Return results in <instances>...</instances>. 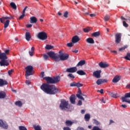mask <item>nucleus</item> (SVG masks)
Segmentation results:
<instances>
[{
	"label": "nucleus",
	"instance_id": "f257e3e1",
	"mask_svg": "<svg viewBox=\"0 0 130 130\" xmlns=\"http://www.w3.org/2000/svg\"><path fill=\"white\" fill-rule=\"evenodd\" d=\"M41 90H43L45 93L49 94L50 95H55L57 93H59V90L56 88L54 85H49L47 83H43L41 86Z\"/></svg>",
	"mask_w": 130,
	"mask_h": 130
},
{
	"label": "nucleus",
	"instance_id": "f03ea898",
	"mask_svg": "<svg viewBox=\"0 0 130 130\" xmlns=\"http://www.w3.org/2000/svg\"><path fill=\"white\" fill-rule=\"evenodd\" d=\"M10 54V49H5L4 52H0V66L1 67H8L10 63H9V60H7L8 59V56Z\"/></svg>",
	"mask_w": 130,
	"mask_h": 130
},
{
	"label": "nucleus",
	"instance_id": "7ed1b4c3",
	"mask_svg": "<svg viewBox=\"0 0 130 130\" xmlns=\"http://www.w3.org/2000/svg\"><path fill=\"white\" fill-rule=\"evenodd\" d=\"M44 80H46L47 84L49 85V84H56L58 83L60 81V77L56 76L55 77H44Z\"/></svg>",
	"mask_w": 130,
	"mask_h": 130
},
{
	"label": "nucleus",
	"instance_id": "20e7f679",
	"mask_svg": "<svg viewBox=\"0 0 130 130\" xmlns=\"http://www.w3.org/2000/svg\"><path fill=\"white\" fill-rule=\"evenodd\" d=\"M59 108L61 110L69 111V110H70V108H71V106L69 104V101H67L64 100H61Z\"/></svg>",
	"mask_w": 130,
	"mask_h": 130
},
{
	"label": "nucleus",
	"instance_id": "39448f33",
	"mask_svg": "<svg viewBox=\"0 0 130 130\" xmlns=\"http://www.w3.org/2000/svg\"><path fill=\"white\" fill-rule=\"evenodd\" d=\"M50 58H53L55 61H59V55L55 53L54 51H50L47 53Z\"/></svg>",
	"mask_w": 130,
	"mask_h": 130
},
{
	"label": "nucleus",
	"instance_id": "423d86ee",
	"mask_svg": "<svg viewBox=\"0 0 130 130\" xmlns=\"http://www.w3.org/2000/svg\"><path fill=\"white\" fill-rule=\"evenodd\" d=\"M34 68L32 66H28L25 68V78L28 79L29 76H32L34 74L33 73Z\"/></svg>",
	"mask_w": 130,
	"mask_h": 130
},
{
	"label": "nucleus",
	"instance_id": "0eeeda50",
	"mask_svg": "<svg viewBox=\"0 0 130 130\" xmlns=\"http://www.w3.org/2000/svg\"><path fill=\"white\" fill-rule=\"evenodd\" d=\"M38 38L40 40H46L47 39V34L44 31H42L38 34Z\"/></svg>",
	"mask_w": 130,
	"mask_h": 130
},
{
	"label": "nucleus",
	"instance_id": "6e6552de",
	"mask_svg": "<svg viewBox=\"0 0 130 130\" xmlns=\"http://www.w3.org/2000/svg\"><path fill=\"white\" fill-rule=\"evenodd\" d=\"M121 33L118 32L115 35V42L116 44H119L121 42Z\"/></svg>",
	"mask_w": 130,
	"mask_h": 130
},
{
	"label": "nucleus",
	"instance_id": "1a4fd4ad",
	"mask_svg": "<svg viewBox=\"0 0 130 130\" xmlns=\"http://www.w3.org/2000/svg\"><path fill=\"white\" fill-rule=\"evenodd\" d=\"M70 55L67 53H61L59 55V60H67L69 59Z\"/></svg>",
	"mask_w": 130,
	"mask_h": 130
},
{
	"label": "nucleus",
	"instance_id": "9d476101",
	"mask_svg": "<svg viewBox=\"0 0 130 130\" xmlns=\"http://www.w3.org/2000/svg\"><path fill=\"white\" fill-rule=\"evenodd\" d=\"M126 98H130V92L125 93L124 96L121 97L122 102H126L127 103L130 104V100H126Z\"/></svg>",
	"mask_w": 130,
	"mask_h": 130
},
{
	"label": "nucleus",
	"instance_id": "9b49d317",
	"mask_svg": "<svg viewBox=\"0 0 130 130\" xmlns=\"http://www.w3.org/2000/svg\"><path fill=\"white\" fill-rule=\"evenodd\" d=\"M101 70L95 71L93 73V76L96 78V79H100L101 78Z\"/></svg>",
	"mask_w": 130,
	"mask_h": 130
},
{
	"label": "nucleus",
	"instance_id": "f8f14e48",
	"mask_svg": "<svg viewBox=\"0 0 130 130\" xmlns=\"http://www.w3.org/2000/svg\"><path fill=\"white\" fill-rule=\"evenodd\" d=\"M70 87H77V88H80V87H83V84H81L79 82H73L71 83Z\"/></svg>",
	"mask_w": 130,
	"mask_h": 130
},
{
	"label": "nucleus",
	"instance_id": "ddd939ff",
	"mask_svg": "<svg viewBox=\"0 0 130 130\" xmlns=\"http://www.w3.org/2000/svg\"><path fill=\"white\" fill-rule=\"evenodd\" d=\"M99 67L102 68V69H105V68H108L109 67V64L107 63L106 62L101 61L99 63Z\"/></svg>",
	"mask_w": 130,
	"mask_h": 130
},
{
	"label": "nucleus",
	"instance_id": "4468645a",
	"mask_svg": "<svg viewBox=\"0 0 130 130\" xmlns=\"http://www.w3.org/2000/svg\"><path fill=\"white\" fill-rule=\"evenodd\" d=\"M0 127H3V128L7 129L9 127V125L8 124L4 122L3 120L0 119Z\"/></svg>",
	"mask_w": 130,
	"mask_h": 130
},
{
	"label": "nucleus",
	"instance_id": "2eb2a0df",
	"mask_svg": "<svg viewBox=\"0 0 130 130\" xmlns=\"http://www.w3.org/2000/svg\"><path fill=\"white\" fill-rule=\"evenodd\" d=\"M78 93L76 94V96L77 98L79 99H81V100H83V101H85V99L83 96H81L82 93V91H81V89L80 88L78 89Z\"/></svg>",
	"mask_w": 130,
	"mask_h": 130
},
{
	"label": "nucleus",
	"instance_id": "dca6fc26",
	"mask_svg": "<svg viewBox=\"0 0 130 130\" xmlns=\"http://www.w3.org/2000/svg\"><path fill=\"white\" fill-rule=\"evenodd\" d=\"M77 67H72L70 68H68L66 70L67 73H76L77 72Z\"/></svg>",
	"mask_w": 130,
	"mask_h": 130
},
{
	"label": "nucleus",
	"instance_id": "f3484780",
	"mask_svg": "<svg viewBox=\"0 0 130 130\" xmlns=\"http://www.w3.org/2000/svg\"><path fill=\"white\" fill-rule=\"evenodd\" d=\"M121 79V76L116 75L112 80L113 83H118L120 81Z\"/></svg>",
	"mask_w": 130,
	"mask_h": 130
},
{
	"label": "nucleus",
	"instance_id": "a211bd4d",
	"mask_svg": "<svg viewBox=\"0 0 130 130\" xmlns=\"http://www.w3.org/2000/svg\"><path fill=\"white\" fill-rule=\"evenodd\" d=\"M79 41H80V38L78 36H75L72 38V43H77V42H79Z\"/></svg>",
	"mask_w": 130,
	"mask_h": 130
},
{
	"label": "nucleus",
	"instance_id": "6ab92c4d",
	"mask_svg": "<svg viewBox=\"0 0 130 130\" xmlns=\"http://www.w3.org/2000/svg\"><path fill=\"white\" fill-rule=\"evenodd\" d=\"M70 100L72 104H76V95L72 94L70 97Z\"/></svg>",
	"mask_w": 130,
	"mask_h": 130
},
{
	"label": "nucleus",
	"instance_id": "aec40b11",
	"mask_svg": "<svg viewBox=\"0 0 130 130\" xmlns=\"http://www.w3.org/2000/svg\"><path fill=\"white\" fill-rule=\"evenodd\" d=\"M74 122L73 121H71L70 120H67L65 122V125L66 126H68L71 127L73 125Z\"/></svg>",
	"mask_w": 130,
	"mask_h": 130
},
{
	"label": "nucleus",
	"instance_id": "412c9836",
	"mask_svg": "<svg viewBox=\"0 0 130 130\" xmlns=\"http://www.w3.org/2000/svg\"><path fill=\"white\" fill-rule=\"evenodd\" d=\"M7 97V93L4 91H0V99H5Z\"/></svg>",
	"mask_w": 130,
	"mask_h": 130
},
{
	"label": "nucleus",
	"instance_id": "4be33fe9",
	"mask_svg": "<svg viewBox=\"0 0 130 130\" xmlns=\"http://www.w3.org/2000/svg\"><path fill=\"white\" fill-rule=\"evenodd\" d=\"M30 23H31V24H35V23H37V18L35 16L31 17L30 18Z\"/></svg>",
	"mask_w": 130,
	"mask_h": 130
},
{
	"label": "nucleus",
	"instance_id": "5701e85b",
	"mask_svg": "<svg viewBox=\"0 0 130 130\" xmlns=\"http://www.w3.org/2000/svg\"><path fill=\"white\" fill-rule=\"evenodd\" d=\"M8 81L0 78V87H3V86H5V85H8Z\"/></svg>",
	"mask_w": 130,
	"mask_h": 130
},
{
	"label": "nucleus",
	"instance_id": "b1692460",
	"mask_svg": "<svg viewBox=\"0 0 130 130\" xmlns=\"http://www.w3.org/2000/svg\"><path fill=\"white\" fill-rule=\"evenodd\" d=\"M86 64V60H81L76 65V67H83L84 64Z\"/></svg>",
	"mask_w": 130,
	"mask_h": 130
},
{
	"label": "nucleus",
	"instance_id": "393cba45",
	"mask_svg": "<svg viewBox=\"0 0 130 130\" xmlns=\"http://www.w3.org/2000/svg\"><path fill=\"white\" fill-rule=\"evenodd\" d=\"M86 41L87 42V43H89L90 44H94V43H95L94 40L92 38H87Z\"/></svg>",
	"mask_w": 130,
	"mask_h": 130
},
{
	"label": "nucleus",
	"instance_id": "a878e982",
	"mask_svg": "<svg viewBox=\"0 0 130 130\" xmlns=\"http://www.w3.org/2000/svg\"><path fill=\"white\" fill-rule=\"evenodd\" d=\"M25 39L27 40V41H30V39H31V35H30V32H25Z\"/></svg>",
	"mask_w": 130,
	"mask_h": 130
},
{
	"label": "nucleus",
	"instance_id": "bb28decb",
	"mask_svg": "<svg viewBox=\"0 0 130 130\" xmlns=\"http://www.w3.org/2000/svg\"><path fill=\"white\" fill-rule=\"evenodd\" d=\"M77 74L79 75V76H85V75H86V72H84L83 70H79L77 72Z\"/></svg>",
	"mask_w": 130,
	"mask_h": 130
},
{
	"label": "nucleus",
	"instance_id": "cd10ccee",
	"mask_svg": "<svg viewBox=\"0 0 130 130\" xmlns=\"http://www.w3.org/2000/svg\"><path fill=\"white\" fill-rule=\"evenodd\" d=\"M90 116L89 114H86L84 116V119L85 121H89L90 120Z\"/></svg>",
	"mask_w": 130,
	"mask_h": 130
},
{
	"label": "nucleus",
	"instance_id": "c85d7f7f",
	"mask_svg": "<svg viewBox=\"0 0 130 130\" xmlns=\"http://www.w3.org/2000/svg\"><path fill=\"white\" fill-rule=\"evenodd\" d=\"M5 20H10V17L6 16L0 18V21L2 23L5 22Z\"/></svg>",
	"mask_w": 130,
	"mask_h": 130
},
{
	"label": "nucleus",
	"instance_id": "c756f323",
	"mask_svg": "<svg viewBox=\"0 0 130 130\" xmlns=\"http://www.w3.org/2000/svg\"><path fill=\"white\" fill-rule=\"evenodd\" d=\"M93 37H98L100 36V32L99 31H96L91 34Z\"/></svg>",
	"mask_w": 130,
	"mask_h": 130
},
{
	"label": "nucleus",
	"instance_id": "7c9ffc66",
	"mask_svg": "<svg viewBox=\"0 0 130 130\" xmlns=\"http://www.w3.org/2000/svg\"><path fill=\"white\" fill-rule=\"evenodd\" d=\"M9 25H10V20H7L4 23V28H8L9 27Z\"/></svg>",
	"mask_w": 130,
	"mask_h": 130
},
{
	"label": "nucleus",
	"instance_id": "2f4dec72",
	"mask_svg": "<svg viewBox=\"0 0 130 130\" xmlns=\"http://www.w3.org/2000/svg\"><path fill=\"white\" fill-rule=\"evenodd\" d=\"M10 6L13 10H17V5H16V4L14 2H12L10 3Z\"/></svg>",
	"mask_w": 130,
	"mask_h": 130
},
{
	"label": "nucleus",
	"instance_id": "473e14b6",
	"mask_svg": "<svg viewBox=\"0 0 130 130\" xmlns=\"http://www.w3.org/2000/svg\"><path fill=\"white\" fill-rule=\"evenodd\" d=\"M109 95H110L111 97H113V98H117L118 97L117 94H114L113 92H109Z\"/></svg>",
	"mask_w": 130,
	"mask_h": 130
},
{
	"label": "nucleus",
	"instance_id": "72a5a7b5",
	"mask_svg": "<svg viewBox=\"0 0 130 130\" xmlns=\"http://www.w3.org/2000/svg\"><path fill=\"white\" fill-rule=\"evenodd\" d=\"M90 30H92V28L89 27L83 28V31L85 33H88Z\"/></svg>",
	"mask_w": 130,
	"mask_h": 130
},
{
	"label": "nucleus",
	"instance_id": "f704fd0d",
	"mask_svg": "<svg viewBox=\"0 0 130 130\" xmlns=\"http://www.w3.org/2000/svg\"><path fill=\"white\" fill-rule=\"evenodd\" d=\"M53 46L50 45H46L45 47V49H47L48 50H49L50 49H52L53 48Z\"/></svg>",
	"mask_w": 130,
	"mask_h": 130
},
{
	"label": "nucleus",
	"instance_id": "c9c22d12",
	"mask_svg": "<svg viewBox=\"0 0 130 130\" xmlns=\"http://www.w3.org/2000/svg\"><path fill=\"white\" fill-rule=\"evenodd\" d=\"M125 59H126V60H129L130 61V53H127L126 55L124 57Z\"/></svg>",
	"mask_w": 130,
	"mask_h": 130
},
{
	"label": "nucleus",
	"instance_id": "e433bc0d",
	"mask_svg": "<svg viewBox=\"0 0 130 130\" xmlns=\"http://www.w3.org/2000/svg\"><path fill=\"white\" fill-rule=\"evenodd\" d=\"M15 105H16V106H19V107H21V106H22V102H21V101H17L15 103Z\"/></svg>",
	"mask_w": 130,
	"mask_h": 130
},
{
	"label": "nucleus",
	"instance_id": "4c0bfd02",
	"mask_svg": "<svg viewBox=\"0 0 130 130\" xmlns=\"http://www.w3.org/2000/svg\"><path fill=\"white\" fill-rule=\"evenodd\" d=\"M109 19H110V16L109 15H106L104 19L105 22H107Z\"/></svg>",
	"mask_w": 130,
	"mask_h": 130
},
{
	"label": "nucleus",
	"instance_id": "58836bf2",
	"mask_svg": "<svg viewBox=\"0 0 130 130\" xmlns=\"http://www.w3.org/2000/svg\"><path fill=\"white\" fill-rule=\"evenodd\" d=\"M125 48H127V46H124V47H122L121 48H120L119 49V51H122L125 49Z\"/></svg>",
	"mask_w": 130,
	"mask_h": 130
},
{
	"label": "nucleus",
	"instance_id": "ea45409f",
	"mask_svg": "<svg viewBox=\"0 0 130 130\" xmlns=\"http://www.w3.org/2000/svg\"><path fill=\"white\" fill-rule=\"evenodd\" d=\"M68 77L70 78V79H74L75 78V76L73 75V74L70 73L68 75Z\"/></svg>",
	"mask_w": 130,
	"mask_h": 130
},
{
	"label": "nucleus",
	"instance_id": "a19ab883",
	"mask_svg": "<svg viewBox=\"0 0 130 130\" xmlns=\"http://www.w3.org/2000/svg\"><path fill=\"white\" fill-rule=\"evenodd\" d=\"M102 80L101 79H98L96 83L97 84V85H101V84H102Z\"/></svg>",
	"mask_w": 130,
	"mask_h": 130
},
{
	"label": "nucleus",
	"instance_id": "79ce46f5",
	"mask_svg": "<svg viewBox=\"0 0 130 130\" xmlns=\"http://www.w3.org/2000/svg\"><path fill=\"white\" fill-rule=\"evenodd\" d=\"M67 46H68V47H73V46H74V44L73 43H69L67 44Z\"/></svg>",
	"mask_w": 130,
	"mask_h": 130
},
{
	"label": "nucleus",
	"instance_id": "37998d69",
	"mask_svg": "<svg viewBox=\"0 0 130 130\" xmlns=\"http://www.w3.org/2000/svg\"><path fill=\"white\" fill-rule=\"evenodd\" d=\"M19 128L20 130H27V128H25V127L23 126H20L19 127Z\"/></svg>",
	"mask_w": 130,
	"mask_h": 130
},
{
	"label": "nucleus",
	"instance_id": "c03bdc74",
	"mask_svg": "<svg viewBox=\"0 0 130 130\" xmlns=\"http://www.w3.org/2000/svg\"><path fill=\"white\" fill-rule=\"evenodd\" d=\"M69 15V12L68 11H66L64 13L63 17L64 18H68V15Z\"/></svg>",
	"mask_w": 130,
	"mask_h": 130
},
{
	"label": "nucleus",
	"instance_id": "a18cd8bd",
	"mask_svg": "<svg viewBox=\"0 0 130 130\" xmlns=\"http://www.w3.org/2000/svg\"><path fill=\"white\" fill-rule=\"evenodd\" d=\"M13 72H14V70H13V69L9 70L8 72L9 75L11 76V75H12V74H13Z\"/></svg>",
	"mask_w": 130,
	"mask_h": 130
},
{
	"label": "nucleus",
	"instance_id": "49530a36",
	"mask_svg": "<svg viewBox=\"0 0 130 130\" xmlns=\"http://www.w3.org/2000/svg\"><path fill=\"white\" fill-rule=\"evenodd\" d=\"M34 128L35 130H41V128L39 125L35 126Z\"/></svg>",
	"mask_w": 130,
	"mask_h": 130
},
{
	"label": "nucleus",
	"instance_id": "de8ad7c7",
	"mask_svg": "<svg viewBox=\"0 0 130 130\" xmlns=\"http://www.w3.org/2000/svg\"><path fill=\"white\" fill-rule=\"evenodd\" d=\"M48 57H49L46 54H44L43 55V58L45 60H47V59H48Z\"/></svg>",
	"mask_w": 130,
	"mask_h": 130
},
{
	"label": "nucleus",
	"instance_id": "09e8293b",
	"mask_svg": "<svg viewBox=\"0 0 130 130\" xmlns=\"http://www.w3.org/2000/svg\"><path fill=\"white\" fill-rule=\"evenodd\" d=\"M102 80V83L103 84L104 83H107V82H108V81L107 79H101Z\"/></svg>",
	"mask_w": 130,
	"mask_h": 130
},
{
	"label": "nucleus",
	"instance_id": "8fccbe9b",
	"mask_svg": "<svg viewBox=\"0 0 130 130\" xmlns=\"http://www.w3.org/2000/svg\"><path fill=\"white\" fill-rule=\"evenodd\" d=\"M123 25L124 27H128V24H127L125 21H123Z\"/></svg>",
	"mask_w": 130,
	"mask_h": 130
},
{
	"label": "nucleus",
	"instance_id": "3c124183",
	"mask_svg": "<svg viewBox=\"0 0 130 130\" xmlns=\"http://www.w3.org/2000/svg\"><path fill=\"white\" fill-rule=\"evenodd\" d=\"M25 17V14L24 13H22V15H21L19 18V20H22V19H23V18H24Z\"/></svg>",
	"mask_w": 130,
	"mask_h": 130
},
{
	"label": "nucleus",
	"instance_id": "603ef678",
	"mask_svg": "<svg viewBox=\"0 0 130 130\" xmlns=\"http://www.w3.org/2000/svg\"><path fill=\"white\" fill-rule=\"evenodd\" d=\"M27 9H28V6H26V7L24 8V9H23V11H22V14H24V15H25V12H26V10H27Z\"/></svg>",
	"mask_w": 130,
	"mask_h": 130
},
{
	"label": "nucleus",
	"instance_id": "864d4df0",
	"mask_svg": "<svg viewBox=\"0 0 130 130\" xmlns=\"http://www.w3.org/2000/svg\"><path fill=\"white\" fill-rule=\"evenodd\" d=\"M63 130H72V129H71V128L70 127L67 126V127H64L63 128Z\"/></svg>",
	"mask_w": 130,
	"mask_h": 130
},
{
	"label": "nucleus",
	"instance_id": "5fc2aeb1",
	"mask_svg": "<svg viewBox=\"0 0 130 130\" xmlns=\"http://www.w3.org/2000/svg\"><path fill=\"white\" fill-rule=\"evenodd\" d=\"M28 53L29 54V55L30 56H33V55H34V52H32V51H29L28 52Z\"/></svg>",
	"mask_w": 130,
	"mask_h": 130
},
{
	"label": "nucleus",
	"instance_id": "6e6d98bb",
	"mask_svg": "<svg viewBox=\"0 0 130 130\" xmlns=\"http://www.w3.org/2000/svg\"><path fill=\"white\" fill-rule=\"evenodd\" d=\"M72 52H74V53H78L79 52V50H73Z\"/></svg>",
	"mask_w": 130,
	"mask_h": 130
},
{
	"label": "nucleus",
	"instance_id": "4d7b16f0",
	"mask_svg": "<svg viewBox=\"0 0 130 130\" xmlns=\"http://www.w3.org/2000/svg\"><path fill=\"white\" fill-rule=\"evenodd\" d=\"M82 101L79 100V101H78V104H77V105H79V106H80L81 105H82Z\"/></svg>",
	"mask_w": 130,
	"mask_h": 130
},
{
	"label": "nucleus",
	"instance_id": "13d9d810",
	"mask_svg": "<svg viewBox=\"0 0 130 130\" xmlns=\"http://www.w3.org/2000/svg\"><path fill=\"white\" fill-rule=\"evenodd\" d=\"M25 83L26 85H30V84H31V82L29 80H26Z\"/></svg>",
	"mask_w": 130,
	"mask_h": 130
},
{
	"label": "nucleus",
	"instance_id": "bf43d9fd",
	"mask_svg": "<svg viewBox=\"0 0 130 130\" xmlns=\"http://www.w3.org/2000/svg\"><path fill=\"white\" fill-rule=\"evenodd\" d=\"M41 78H43L44 77V72H42L41 73Z\"/></svg>",
	"mask_w": 130,
	"mask_h": 130
},
{
	"label": "nucleus",
	"instance_id": "052dcab7",
	"mask_svg": "<svg viewBox=\"0 0 130 130\" xmlns=\"http://www.w3.org/2000/svg\"><path fill=\"white\" fill-rule=\"evenodd\" d=\"M103 89H101L100 90H98V92H100V93H101V94H103L104 92H103Z\"/></svg>",
	"mask_w": 130,
	"mask_h": 130
},
{
	"label": "nucleus",
	"instance_id": "680f3d73",
	"mask_svg": "<svg viewBox=\"0 0 130 130\" xmlns=\"http://www.w3.org/2000/svg\"><path fill=\"white\" fill-rule=\"evenodd\" d=\"M31 27H32V24H29L26 25V27L27 28H31Z\"/></svg>",
	"mask_w": 130,
	"mask_h": 130
},
{
	"label": "nucleus",
	"instance_id": "e2e57ef3",
	"mask_svg": "<svg viewBox=\"0 0 130 130\" xmlns=\"http://www.w3.org/2000/svg\"><path fill=\"white\" fill-rule=\"evenodd\" d=\"M121 107H123V108H126L127 107V106L126 105H121Z\"/></svg>",
	"mask_w": 130,
	"mask_h": 130
},
{
	"label": "nucleus",
	"instance_id": "0e129e2a",
	"mask_svg": "<svg viewBox=\"0 0 130 130\" xmlns=\"http://www.w3.org/2000/svg\"><path fill=\"white\" fill-rule=\"evenodd\" d=\"M126 21H128V22H130V17L129 16H128L126 17Z\"/></svg>",
	"mask_w": 130,
	"mask_h": 130
},
{
	"label": "nucleus",
	"instance_id": "69168bd1",
	"mask_svg": "<svg viewBox=\"0 0 130 130\" xmlns=\"http://www.w3.org/2000/svg\"><path fill=\"white\" fill-rule=\"evenodd\" d=\"M94 123L96 124V125H98L99 124V122L96 120H94Z\"/></svg>",
	"mask_w": 130,
	"mask_h": 130
},
{
	"label": "nucleus",
	"instance_id": "338daca9",
	"mask_svg": "<svg viewBox=\"0 0 130 130\" xmlns=\"http://www.w3.org/2000/svg\"><path fill=\"white\" fill-rule=\"evenodd\" d=\"M126 89H130V84H128L126 86Z\"/></svg>",
	"mask_w": 130,
	"mask_h": 130
},
{
	"label": "nucleus",
	"instance_id": "774afa93",
	"mask_svg": "<svg viewBox=\"0 0 130 130\" xmlns=\"http://www.w3.org/2000/svg\"><path fill=\"white\" fill-rule=\"evenodd\" d=\"M78 130H85V129H84V128H83V127H79V128H78Z\"/></svg>",
	"mask_w": 130,
	"mask_h": 130
}]
</instances>
